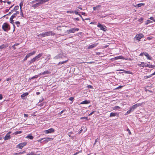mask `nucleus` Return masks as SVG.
<instances>
[{"mask_svg":"<svg viewBox=\"0 0 155 155\" xmlns=\"http://www.w3.org/2000/svg\"><path fill=\"white\" fill-rule=\"evenodd\" d=\"M65 111V110H63L61 111V112H60L58 114L61 115L64 112V111Z\"/></svg>","mask_w":155,"mask_h":155,"instance_id":"obj_52","label":"nucleus"},{"mask_svg":"<svg viewBox=\"0 0 155 155\" xmlns=\"http://www.w3.org/2000/svg\"><path fill=\"white\" fill-rule=\"evenodd\" d=\"M74 12L76 15H79V14H80L79 13L78 11V10H76Z\"/></svg>","mask_w":155,"mask_h":155,"instance_id":"obj_41","label":"nucleus"},{"mask_svg":"<svg viewBox=\"0 0 155 155\" xmlns=\"http://www.w3.org/2000/svg\"><path fill=\"white\" fill-rule=\"evenodd\" d=\"M21 13H20V15L22 17H24V15L23 14V13L22 12V10H21V11L20 10Z\"/></svg>","mask_w":155,"mask_h":155,"instance_id":"obj_46","label":"nucleus"},{"mask_svg":"<svg viewBox=\"0 0 155 155\" xmlns=\"http://www.w3.org/2000/svg\"><path fill=\"white\" fill-rule=\"evenodd\" d=\"M143 37V35L142 34L140 33L139 34L137 35L135 38L137 39L138 41H139L140 39Z\"/></svg>","mask_w":155,"mask_h":155,"instance_id":"obj_7","label":"nucleus"},{"mask_svg":"<svg viewBox=\"0 0 155 155\" xmlns=\"http://www.w3.org/2000/svg\"><path fill=\"white\" fill-rule=\"evenodd\" d=\"M79 29L78 28H72L70 29L67 30V32L68 33H74L75 31H78Z\"/></svg>","mask_w":155,"mask_h":155,"instance_id":"obj_6","label":"nucleus"},{"mask_svg":"<svg viewBox=\"0 0 155 155\" xmlns=\"http://www.w3.org/2000/svg\"><path fill=\"white\" fill-rule=\"evenodd\" d=\"M19 12L18 11H17L15 13L13 14L12 16H11V19L14 18L16 17L17 15L18 14H19Z\"/></svg>","mask_w":155,"mask_h":155,"instance_id":"obj_18","label":"nucleus"},{"mask_svg":"<svg viewBox=\"0 0 155 155\" xmlns=\"http://www.w3.org/2000/svg\"><path fill=\"white\" fill-rule=\"evenodd\" d=\"M25 138H29L31 140H32L33 139L34 137L31 134H29Z\"/></svg>","mask_w":155,"mask_h":155,"instance_id":"obj_22","label":"nucleus"},{"mask_svg":"<svg viewBox=\"0 0 155 155\" xmlns=\"http://www.w3.org/2000/svg\"><path fill=\"white\" fill-rule=\"evenodd\" d=\"M80 13L81 14L83 15H85V13L84 12H80Z\"/></svg>","mask_w":155,"mask_h":155,"instance_id":"obj_64","label":"nucleus"},{"mask_svg":"<svg viewBox=\"0 0 155 155\" xmlns=\"http://www.w3.org/2000/svg\"><path fill=\"white\" fill-rule=\"evenodd\" d=\"M90 103V101H88L87 100H85L84 101H82L81 104H89Z\"/></svg>","mask_w":155,"mask_h":155,"instance_id":"obj_21","label":"nucleus"},{"mask_svg":"<svg viewBox=\"0 0 155 155\" xmlns=\"http://www.w3.org/2000/svg\"><path fill=\"white\" fill-rule=\"evenodd\" d=\"M119 108H120V107H119L118 106H116L114 107L113 109L114 110H115V109H118Z\"/></svg>","mask_w":155,"mask_h":155,"instance_id":"obj_45","label":"nucleus"},{"mask_svg":"<svg viewBox=\"0 0 155 155\" xmlns=\"http://www.w3.org/2000/svg\"><path fill=\"white\" fill-rule=\"evenodd\" d=\"M44 140L43 142H45V143H47L48 142L52 140L53 139V138L50 137H46L44 138Z\"/></svg>","mask_w":155,"mask_h":155,"instance_id":"obj_11","label":"nucleus"},{"mask_svg":"<svg viewBox=\"0 0 155 155\" xmlns=\"http://www.w3.org/2000/svg\"><path fill=\"white\" fill-rule=\"evenodd\" d=\"M38 77H39L38 74V75H35L32 77L31 78V79H34V78H37Z\"/></svg>","mask_w":155,"mask_h":155,"instance_id":"obj_39","label":"nucleus"},{"mask_svg":"<svg viewBox=\"0 0 155 155\" xmlns=\"http://www.w3.org/2000/svg\"><path fill=\"white\" fill-rule=\"evenodd\" d=\"M35 61V60L34 58H32V59H31V60L29 61H28V63L29 64H30L34 62Z\"/></svg>","mask_w":155,"mask_h":155,"instance_id":"obj_28","label":"nucleus"},{"mask_svg":"<svg viewBox=\"0 0 155 155\" xmlns=\"http://www.w3.org/2000/svg\"><path fill=\"white\" fill-rule=\"evenodd\" d=\"M129 110L131 112L133 111L134 110L131 107L130 108Z\"/></svg>","mask_w":155,"mask_h":155,"instance_id":"obj_56","label":"nucleus"},{"mask_svg":"<svg viewBox=\"0 0 155 155\" xmlns=\"http://www.w3.org/2000/svg\"><path fill=\"white\" fill-rule=\"evenodd\" d=\"M87 87L88 88H91V89H93V86L92 85H88L87 86Z\"/></svg>","mask_w":155,"mask_h":155,"instance_id":"obj_47","label":"nucleus"},{"mask_svg":"<svg viewBox=\"0 0 155 155\" xmlns=\"http://www.w3.org/2000/svg\"><path fill=\"white\" fill-rule=\"evenodd\" d=\"M26 143L23 142L20 143L18 145V147L20 149H22L23 147L26 145Z\"/></svg>","mask_w":155,"mask_h":155,"instance_id":"obj_10","label":"nucleus"},{"mask_svg":"<svg viewBox=\"0 0 155 155\" xmlns=\"http://www.w3.org/2000/svg\"><path fill=\"white\" fill-rule=\"evenodd\" d=\"M18 9H19V6L18 5L16 6L14 8L13 10H12V11L13 12L14 11H16L17 10H18Z\"/></svg>","mask_w":155,"mask_h":155,"instance_id":"obj_26","label":"nucleus"},{"mask_svg":"<svg viewBox=\"0 0 155 155\" xmlns=\"http://www.w3.org/2000/svg\"><path fill=\"white\" fill-rule=\"evenodd\" d=\"M144 5V4L143 3H140L137 4L136 5V6H137L138 7H140L141 6L143 5Z\"/></svg>","mask_w":155,"mask_h":155,"instance_id":"obj_33","label":"nucleus"},{"mask_svg":"<svg viewBox=\"0 0 155 155\" xmlns=\"http://www.w3.org/2000/svg\"><path fill=\"white\" fill-rule=\"evenodd\" d=\"M50 73V72L48 71H45L42 72H41L40 74H38V75L39 76H40V75H45L47 74H48Z\"/></svg>","mask_w":155,"mask_h":155,"instance_id":"obj_13","label":"nucleus"},{"mask_svg":"<svg viewBox=\"0 0 155 155\" xmlns=\"http://www.w3.org/2000/svg\"><path fill=\"white\" fill-rule=\"evenodd\" d=\"M82 128H84V132H85V131H86L87 129H86V127H82L81 128V129L80 130L79 132V133H81L83 131Z\"/></svg>","mask_w":155,"mask_h":155,"instance_id":"obj_25","label":"nucleus"},{"mask_svg":"<svg viewBox=\"0 0 155 155\" xmlns=\"http://www.w3.org/2000/svg\"><path fill=\"white\" fill-rule=\"evenodd\" d=\"M144 62H140V63H138L137 64V65L139 67H144Z\"/></svg>","mask_w":155,"mask_h":155,"instance_id":"obj_24","label":"nucleus"},{"mask_svg":"<svg viewBox=\"0 0 155 155\" xmlns=\"http://www.w3.org/2000/svg\"><path fill=\"white\" fill-rule=\"evenodd\" d=\"M148 64H147L146 63H144V67H148V66H149Z\"/></svg>","mask_w":155,"mask_h":155,"instance_id":"obj_50","label":"nucleus"},{"mask_svg":"<svg viewBox=\"0 0 155 155\" xmlns=\"http://www.w3.org/2000/svg\"><path fill=\"white\" fill-rule=\"evenodd\" d=\"M3 98L2 96V94H0V100H2Z\"/></svg>","mask_w":155,"mask_h":155,"instance_id":"obj_63","label":"nucleus"},{"mask_svg":"<svg viewBox=\"0 0 155 155\" xmlns=\"http://www.w3.org/2000/svg\"><path fill=\"white\" fill-rule=\"evenodd\" d=\"M1 46L2 49H3L5 48L7 46H6L5 45L3 44Z\"/></svg>","mask_w":155,"mask_h":155,"instance_id":"obj_37","label":"nucleus"},{"mask_svg":"<svg viewBox=\"0 0 155 155\" xmlns=\"http://www.w3.org/2000/svg\"><path fill=\"white\" fill-rule=\"evenodd\" d=\"M137 107V105L136 104L132 106L131 107L134 109V110Z\"/></svg>","mask_w":155,"mask_h":155,"instance_id":"obj_38","label":"nucleus"},{"mask_svg":"<svg viewBox=\"0 0 155 155\" xmlns=\"http://www.w3.org/2000/svg\"><path fill=\"white\" fill-rule=\"evenodd\" d=\"M11 133V131H9L7 134L4 137V139L5 140H8L10 139L11 137L10 134Z\"/></svg>","mask_w":155,"mask_h":155,"instance_id":"obj_9","label":"nucleus"},{"mask_svg":"<svg viewBox=\"0 0 155 155\" xmlns=\"http://www.w3.org/2000/svg\"><path fill=\"white\" fill-rule=\"evenodd\" d=\"M28 58V57L26 55L24 59L23 60V61H25V60H26Z\"/></svg>","mask_w":155,"mask_h":155,"instance_id":"obj_57","label":"nucleus"},{"mask_svg":"<svg viewBox=\"0 0 155 155\" xmlns=\"http://www.w3.org/2000/svg\"><path fill=\"white\" fill-rule=\"evenodd\" d=\"M15 24L18 27L20 24V22L18 21H17L15 22Z\"/></svg>","mask_w":155,"mask_h":155,"instance_id":"obj_40","label":"nucleus"},{"mask_svg":"<svg viewBox=\"0 0 155 155\" xmlns=\"http://www.w3.org/2000/svg\"><path fill=\"white\" fill-rule=\"evenodd\" d=\"M68 60H67L66 61H64L62 62H59V63L58 64V65H59L60 64H63L64 63H65L66 62H67L68 61Z\"/></svg>","mask_w":155,"mask_h":155,"instance_id":"obj_29","label":"nucleus"},{"mask_svg":"<svg viewBox=\"0 0 155 155\" xmlns=\"http://www.w3.org/2000/svg\"><path fill=\"white\" fill-rule=\"evenodd\" d=\"M145 53V52H143V53H141L140 54V56H142L143 55H144V53Z\"/></svg>","mask_w":155,"mask_h":155,"instance_id":"obj_62","label":"nucleus"},{"mask_svg":"<svg viewBox=\"0 0 155 155\" xmlns=\"http://www.w3.org/2000/svg\"><path fill=\"white\" fill-rule=\"evenodd\" d=\"M127 131H128L129 134L130 135L131 134V133L130 131V130L129 129H128V128L127 129Z\"/></svg>","mask_w":155,"mask_h":155,"instance_id":"obj_51","label":"nucleus"},{"mask_svg":"<svg viewBox=\"0 0 155 155\" xmlns=\"http://www.w3.org/2000/svg\"><path fill=\"white\" fill-rule=\"evenodd\" d=\"M23 1L21 2L20 3V5H19L20 7V10H21H21H22L21 8H22V7L23 5Z\"/></svg>","mask_w":155,"mask_h":155,"instance_id":"obj_31","label":"nucleus"},{"mask_svg":"<svg viewBox=\"0 0 155 155\" xmlns=\"http://www.w3.org/2000/svg\"><path fill=\"white\" fill-rule=\"evenodd\" d=\"M117 113H113L112 112L110 113V117H114L116 116H117Z\"/></svg>","mask_w":155,"mask_h":155,"instance_id":"obj_23","label":"nucleus"},{"mask_svg":"<svg viewBox=\"0 0 155 155\" xmlns=\"http://www.w3.org/2000/svg\"><path fill=\"white\" fill-rule=\"evenodd\" d=\"M2 28L4 31H6L10 29V27L7 23H4L2 26Z\"/></svg>","mask_w":155,"mask_h":155,"instance_id":"obj_3","label":"nucleus"},{"mask_svg":"<svg viewBox=\"0 0 155 155\" xmlns=\"http://www.w3.org/2000/svg\"><path fill=\"white\" fill-rule=\"evenodd\" d=\"M120 71H124V72L127 74H130V71H126L124 70H120Z\"/></svg>","mask_w":155,"mask_h":155,"instance_id":"obj_32","label":"nucleus"},{"mask_svg":"<svg viewBox=\"0 0 155 155\" xmlns=\"http://www.w3.org/2000/svg\"><path fill=\"white\" fill-rule=\"evenodd\" d=\"M22 133V131H17L15 132L14 133V134L15 135H17L18 134H20Z\"/></svg>","mask_w":155,"mask_h":155,"instance_id":"obj_30","label":"nucleus"},{"mask_svg":"<svg viewBox=\"0 0 155 155\" xmlns=\"http://www.w3.org/2000/svg\"><path fill=\"white\" fill-rule=\"evenodd\" d=\"M21 154H22V153H21V152H19V153H15L14 154V155H21Z\"/></svg>","mask_w":155,"mask_h":155,"instance_id":"obj_49","label":"nucleus"},{"mask_svg":"<svg viewBox=\"0 0 155 155\" xmlns=\"http://www.w3.org/2000/svg\"><path fill=\"white\" fill-rule=\"evenodd\" d=\"M29 94L28 92L24 93L23 94L21 95V97L22 99H25V97H26Z\"/></svg>","mask_w":155,"mask_h":155,"instance_id":"obj_15","label":"nucleus"},{"mask_svg":"<svg viewBox=\"0 0 155 155\" xmlns=\"http://www.w3.org/2000/svg\"><path fill=\"white\" fill-rule=\"evenodd\" d=\"M13 18L11 19V17L10 18V22L11 24H12L13 25V26H14V27H15V25L14 24V21L13 20Z\"/></svg>","mask_w":155,"mask_h":155,"instance_id":"obj_27","label":"nucleus"},{"mask_svg":"<svg viewBox=\"0 0 155 155\" xmlns=\"http://www.w3.org/2000/svg\"><path fill=\"white\" fill-rule=\"evenodd\" d=\"M48 1V0H37L34 1L35 3L32 5V7L35 8Z\"/></svg>","mask_w":155,"mask_h":155,"instance_id":"obj_2","label":"nucleus"},{"mask_svg":"<svg viewBox=\"0 0 155 155\" xmlns=\"http://www.w3.org/2000/svg\"><path fill=\"white\" fill-rule=\"evenodd\" d=\"M42 55V53L39 54L38 55L35 56L33 58L34 59L35 61H38L39 60L38 59L39 58H40Z\"/></svg>","mask_w":155,"mask_h":155,"instance_id":"obj_12","label":"nucleus"},{"mask_svg":"<svg viewBox=\"0 0 155 155\" xmlns=\"http://www.w3.org/2000/svg\"><path fill=\"white\" fill-rule=\"evenodd\" d=\"M36 52V51H34L26 55L29 58L30 56L34 55Z\"/></svg>","mask_w":155,"mask_h":155,"instance_id":"obj_17","label":"nucleus"},{"mask_svg":"<svg viewBox=\"0 0 155 155\" xmlns=\"http://www.w3.org/2000/svg\"><path fill=\"white\" fill-rule=\"evenodd\" d=\"M73 12H74L72 11H68L67 12V13H72Z\"/></svg>","mask_w":155,"mask_h":155,"instance_id":"obj_58","label":"nucleus"},{"mask_svg":"<svg viewBox=\"0 0 155 155\" xmlns=\"http://www.w3.org/2000/svg\"><path fill=\"white\" fill-rule=\"evenodd\" d=\"M101 7V5H98L96 7H93V9L94 11L98 10L100 9Z\"/></svg>","mask_w":155,"mask_h":155,"instance_id":"obj_16","label":"nucleus"},{"mask_svg":"<svg viewBox=\"0 0 155 155\" xmlns=\"http://www.w3.org/2000/svg\"><path fill=\"white\" fill-rule=\"evenodd\" d=\"M51 55L50 54H48L47 55V57L45 59V60H46L47 59H48L47 60L48 61L51 59Z\"/></svg>","mask_w":155,"mask_h":155,"instance_id":"obj_35","label":"nucleus"},{"mask_svg":"<svg viewBox=\"0 0 155 155\" xmlns=\"http://www.w3.org/2000/svg\"><path fill=\"white\" fill-rule=\"evenodd\" d=\"M151 77H152V76L151 74H150L148 76H144V78L145 79H147L148 78H150Z\"/></svg>","mask_w":155,"mask_h":155,"instance_id":"obj_43","label":"nucleus"},{"mask_svg":"<svg viewBox=\"0 0 155 155\" xmlns=\"http://www.w3.org/2000/svg\"><path fill=\"white\" fill-rule=\"evenodd\" d=\"M54 130L52 128H50L48 130H46L44 131V132L46 134L51 133L54 132Z\"/></svg>","mask_w":155,"mask_h":155,"instance_id":"obj_8","label":"nucleus"},{"mask_svg":"<svg viewBox=\"0 0 155 155\" xmlns=\"http://www.w3.org/2000/svg\"><path fill=\"white\" fill-rule=\"evenodd\" d=\"M153 65L149 64L148 67L150 68H152L153 67Z\"/></svg>","mask_w":155,"mask_h":155,"instance_id":"obj_54","label":"nucleus"},{"mask_svg":"<svg viewBox=\"0 0 155 155\" xmlns=\"http://www.w3.org/2000/svg\"><path fill=\"white\" fill-rule=\"evenodd\" d=\"M131 111H130V110H128L127 111V114H130V113H131Z\"/></svg>","mask_w":155,"mask_h":155,"instance_id":"obj_60","label":"nucleus"},{"mask_svg":"<svg viewBox=\"0 0 155 155\" xmlns=\"http://www.w3.org/2000/svg\"><path fill=\"white\" fill-rule=\"evenodd\" d=\"M44 138H42V139H39V140H37V141L38 142H40V143H42V142L41 141L44 140Z\"/></svg>","mask_w":155,"mask_h":155,"instance_id":"obj_44","label":"nucleus"},{"mask_svg":"<svg viewBox=\"0 0 155 155\" xmlns=\"http://www.w3.org/2000/svg\"><path fill=\"white\" fill-rule=\"evenodd\" d=\"M138 21H140V22H142L143 21V19L142 18H141L140 19H139L138 20Z\"/></svg>","mask_w":155,"mask_h":155,"instance_id":"obj_53","label":"nucleus"},{"mask_svg":"<svg viewBox=\"0 0 155 155\" xmlns=\"http://www.w3.org/2000/svg\"><path fill=\"white\" fill-rule=\"evenodd\" d=\"M55 34V33H54L52 31H49L38 35V36L39 38H42L50 35L53 36Z\"/></svg>","mask_w":155,"mask_h":155,"instance_id":"obj_1","label":"nucleus"},{"mask_svg":"<svg viewBox=\"0 0 155 155\" xmlns=\"http://www.w3.org/2000/svg\"><path fill=\"white\" fill-rule=\"evenodd\" d=\"M73 20L74 21H78L79 20V19L78 18H73Z\"/></svg>","mask_w":155,"mask_h":155,"instance_id":"obj_48","label":"nucleus"},{"mask_svg":"<svg viewBox=\"0 0 155 155\" xmlns=\"http://www.w3.org/2000/svg\"><path fill=\"white\" fill-rule=\"evenodd\" d=\"M97 45V44L94 43L92 45H90L88 47V49H89L93 48L95 47Z\"/></svg>","mask_w":155,"mask_h":155,"instance_id":"obj_19","label":"nucleus"},{"mask_svg":"<svg viewBox=\"0 0 155 155\" xmlns=\"http://www.w3.org/2000/svg\"><path fill=\"white\" fill-rule=\"evenodd\" d=\"M64 57H65V56L64 55V54L62 52L56 55L53 58L55 59H57L59 58H62Z\"/></svg>","mask_w":155,"mask_h":155,"instance_id":"obj_5","label":"nucleus"},{"mask_svg":"<svg viewBox=\"0 0 155 155\" xmlns=\"http://www.w3.org/2000/svg\"><path fill=\"white\" fill-rule=\"evenodd\" d=\"M145 104V102H142L141 103L137 104H136L137 105V106L138 107H139L140 106H141L143 105V104Z\"/></svg>","mask_w":155,"mask_h":155,"instance_id":"obj_36","label":"nucleus"},{"mask_svg":"<svg viewBox=\"0 0 155 155\" xmlns=\"http://www.w3.org/2000/svg\"><path fill=\"white\" fill-rule=\"evenodd\" d=\"M28 116V114H24V117H27Z\"/></svg>","mask_w":155,"mask_h":155,"instance_id":"obj_61","label":"nucleus"},{"mask_svg":"<svg viewBox=\"0 0 155 155\" xmlns=\"http://www.w3.org/2000/svg\"><path fill=\"white\" fill-rule=\"evenodd\" d=\"M114 59L116 60H118L119 59H125L126 60H127V58H124L122 56H118L114 58Z\"/></svg>","mask_w":155,"mask_h":155,"instance_id":"obj_14","label":"nucleus"},{"mask_svg":"<svg viewBox=\"0 0 155 155\" xmlns=\"http://www.w3.org/2000/svg\"><path fill=\"white\" fill-rule=\"evenodd\" d=\"M95 112V111H93L91 112L89 115V116L91 115L94 112Z\"/></svg>","mask_w":155,"mask_h":155,"instance_id":"obj_55","label":"nucleus"},{"mask_svg":"<svg viewBox=\"0 0 155 155\" xmlns=\"http://www.w3.org/2000/svg\"><path fill=\"white\" fill-rule=\"evenodd\" d=\"M97 26L99 28H100V29L103 31H106L107 30V28L105 25H101L100 23H98L97 24Z\"/></svg>","mask_w":155,"mask_h":155,"instance_id":"obj_4","label":"nucleus"},{"mask_svg":"<svg viewBox=\"0 0 155 155\" xmlns=\"http://www.w3.org/2000/svg\"><path fill=\"white\" fill-rule=\"evenodd\" d=\"M152 21H151L150 20H147L146 21L145 24L148 25V24H150L151 23H152Z\"/></svg>","mask_w":155,"mask_h":155,"instance_id":"obj_34","label":"nucleus"},{"mask_svg":"<svg viewBox=\"0 0 155 155\" xmlns=\"http://www.w3.org/2000/svg\"><path fill=\"white\" fill-rule=\"evenodd\" d=\"M150 19L151 20H153L154 22H155V20H154V18L152 17H151L150 18Z\"/></svg>","mask_w":155,"mask_h":155,"instance_id":"obj_59","label":"nucleus"},{"mask_svg":"<svg viewBox=\"0 0 155 155\" xmlns=\"http://www.w3.org/2000/svg\"><path fill=\"white\" fill-rule=\"evenodd\" d=\"M28 155H36L33 152H31L30 153H28Z\"/></svg>","mask_w":155,"mask_h":155,"instance_id":"obj_42","label":"nucleus"},{"mask_svg":"<svg viewBox=\"0 0 155 155\" xmlns=\"http://www.w3.org/2000/svg\"><path fill=\"white\" fill-rule=\"evenodd\" d=\"M144 55L149 60L151 59V57L149 54L146 52H145L144 53Z\"/></svg>","mask_w":155,"mask_h":155,"instance_id":"obj_20","label":"nucleus"}]
</instances>
